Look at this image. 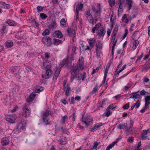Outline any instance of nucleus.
<instances>
[{"label":"nucleus","instance_id":"e433bc0d","mask_svg":"<svg viewBox=\"0 0 150 150\" xmlns=\"http://www.w3.org/2000/svg\"><path fill=\"white\" fill-rule=\"evenodd\" d=\"M40 17L42 19H45L47 17V16L43 13H41L40 14Z\"/></svg>","mask_w":150,"mask_h":150},{"label":"nucleus","instance_id":"ea45409f","mask_svg":"<svg viewBox=\"0 0 150 150\" xmlns=\"http://www.w3.org/2000/svg\"><path fill=\"white\" fill-rule=\"evenodd\" d=\"M122 3L120 2V4L119 6V9L118 10V14L119 13V12L120 11L121 12H122V11H123L122 10Z\"/></svg>","mask_w":150,"mask_h":150},{"label":"nucleus","instance_id":"9d476101","mask_svg":"<svg viewBox=\"0 0 150 150\" xmlns=\"http://www.w3.org/2000/svg\"><path fill=\"white\" fill-rule=\"evenodd\" d=\"M61 64L63 65H65L67 67H68L70 64V63L68 58H67L63 59Z\"/></svg>","mask_w":150,"mask_h":150},{"label":"nucleus","instance_id":"9b49d317","mask_svg":"<svg viewBox=\"0 0 150 150\" xmlns=\"http://www.w3.org/2000/svg\"><path fill=\"white\" fill-rule=\"evenodd\" d=\"M9 142V139L6 137L3 138L1 139V143L3 146H6L8 144Z\"/></svg>","mask_w":150,"mask_h":150},{"label":"nucleus","instance_id":"6e6d98bb","mask_svg":"<svg viewBox=\"0 0 150 150\" xmlns=\"http://www.w3.org/2000/svg\"><path fill=\"white\" fill-rule=\"evenodd\" d=\"M37 8L38 11L40 12L43 10V8L42 6H38L37 7Z\"/></svg>","mask_w":150,"mask_h":150},{"label":"nucleus","instance_id":"5fc2aeb1","mask_svg":"<svg viewBox=\"0 0 150 150\" xmlns=\"http://www.w3.org/2000/svg\"><path fill=\"white\" fill-rule=\"evenodd\" d=\"M125 33L124 35L123 38H122V40L124 39L127 36V35L128 34V30L127 29H126L125 30Z\"/></svg>","mask_w":150,"mask_h":150},{"label":"nucleus","instance_id":"0e129e2a","mask_svg":"<svg viewBox=\"0 0 150 150\" xmlns=\"http://www.w3.org/2000/svg\"><path fill=\"white\" fill-rule=\"evenodd\" d=\"M119 138H117L116 139L115 141L113 142L111 144L113 146H114V145L116 144V143L118 142L119 141Z\"/></svg>","mask_w":150,"mask_h":150},{"label":"nucleus","instance_id":"338daca9","mask_svg":"<svg viewBox=\"0 0 150 150\" xmlns=\"http://www.w3.org/2000/svg\"><path fill=\"white\" fill-rule=\"evenodd\" d=\"M126 65L125 64L123 66L122 68L117 71V74H119L122 70H124L126 68Z\"/></svg>","mask_w":150,"mask_h":150},{"label":"nucleus","instance_id":"a18cd8bd","mask_svg":"<svg viewBox=\"0 0 150 150\" xmlns=\"http://www.w3.org/2000/svg\"><path fill=\"white\" fill-rule=\"evenodd\" d=\"M60 24L62 25H64L66 24V22L64 18L62 19L60 21Z\"/></svg>","mask_w":150,"mask_h":150},{"label":"nucleus","instance_id":"cd10ccee","mask_svg":"<svg viewBox=\"0 0 150 150\" xmlns=\"http://www.w3.org/2000/svg\"><path fill=\"white\" fill-rule=\"evenodd\" d=\"M6 47L7 48L11 47L13 46V42L11 41H7L5 43Z\"/></svg>","mask_w":150,"mask_h":150},{"label":"nucleus","instance_id":"7ed1b4c3","mask_svg":"<svg viewBox=\"0 0 150 150\" xmlns=\"http://www.w3.org/2000/svg\"><path fill=\"white\" fill-rule=\"evenodd\" d=\"M42 41L44 45L47 47H50L52 45L51 39L48 37H44L42 39Z\"/></svg>","mask_w":150,"mask_h":150},{"label":"nucleus","instance_id":"4d7b16f0","mask_svg":"<svg viewBox=\"0 0 150 150\" xmlns=\"http://www.w3.org/2000/svg\"><path fill=\"white\" fill-rule=\"evenodd\" d=\"M19 44H21V45H23L25 47H26L28 45L27 43L24 42H19Z\"/></svg>","mask_w":150,"mask_h":150},{"label":"nucleus","instance_id":"412c9836","mask_svg":"<svg viewBox=\"0 0 150 150\" xmlns=\"http://www.w3.org/2000/svg\"><path fill=\"white\" fill-rule=\"evenodd\" d=\"M29 23H30L31 25H33L35 27H37L39 25L38 23L36 22L35 20L34 19L31 18L30 19H29Z\"/></svg>","mask_w":150,"mask_h":150},{"label":"nucleus","instance_id":"f3484780","mask_svg":"<svg viewBox=\"0 0 150 150\" xmlns=\"http://www.w3.org/2000/svg\"><path fill=\"white\" fill-rule=\"evenodd\" d=\"M0 6L4 8L8 9L10 8L9 5L6 4L5 2L1 1L0 2Z\"/></svg>","mask_w":150,"mask_h":150},{"label":"nucleus","instance_id":"603ef678","mask_svg":"<svg viewBox=\"0 0 150 150\" xmlns=\"http://www.w3.org/2000/svg\"><path fill=\"white\" fill-rule=\"evenodd\" d=\"M66 143V141L65 139H62L60 141V144L62 145H64Z\"/></svg>","mask_w":150,"mask_h":150},{"label":"nucleus","instance_id":"37998d69","mask_svg":"<svg viewBox=\"0 0 150 150\" xmlns=\"http://www.w3.org/2000/svg\"><path fill=\"white\" fill-rule=\"evenodd\" d=\"M6 23H8V25L10 26L13 25L14 24V22L13 21H11L9 20L7 21H6Z\"/></svg>","mask_w":150,"mask_h":150},{"label":"nucleus","instance_id":"5701e85b","mask_svg":"<svg viewBox=\"0 0 150 150\" xmlns=\"http://www.w3.org/2000/svg\"><path fill=\"white\" fill-rule=\"evenodd\" d=\"M66 90L65 92V95L68 96L69 95L70 92L71 91V87L70 85L69 84H67L66 87Z\"/></svg>","mask_w":150,"mask_h":150},{"label":"nucleus","instance_id":"774afa93","mask_svg":"<svg viewBox=\"0 0 150 150\" xmlns=\"http://www.w3.org/2000/svg\"><path fill=\"white\" fill-rule=\"evenodd\" d=\"M50 54V53L49 52H46L45 54V58H49L50 56L49 54Z\"/></svg>","mask_w":150,"mask_h":150},{"label":"nucleus","instance_id":"de8ad7c7","mask_svg":"<svg viewBox=\"0 0 150 150\" xmlns=\"http://www.w3.org/2000/svg\"><path fill=\"white\" fill-rule=\"evenodd\" d=\"M144 54L143 53H141V55L139 56H138L137 58V59L136 60L135 62L136 63L138 61H140L141 58L143 57V56Z\"/></svg>","mask_w":150,"mask_h":150},{"label":"nucleus","instance_id":"20e7f679","mask_svg":"<svg viewBox=\"0 0 150 150\" xmlns=\"http://www.w3.org/2000/svg\"><path fill=\"white\" fill-rule=\"evenodd\" d=\"M43 66L45 69H47L46 71V74L45 75L46 76V77H45V79L49 78L51 76L52 74V70L49 69L50 67V66L49 65H47L45 66V63H43Z\"/></svg>","mask_w":150,"mask_h":150},{"label":"nucleus","instance_id":"a878e982","mask_svg":"<svg viewBox=\"0 0 150 150\" xmlns=\"http://www.w3.org/2000/svg\"><path fill=\"white\" fill-rule=\"evenodd\" d=\"M126 3L128 5V9L129 10L132 7V0H126Z\"/></svg>","mask_w":150,"mask_h":150},{"label":"nucleus","instance_id":"c756f323","mask_svg":"<svg viewBox=\"0 0 150 150\" xmlns=\"http://www.w3.org/2000/svg\"><path fill=\"white\" fill-rule=\"evenodd\" d=\"M54 44L55 45H58L62 43V41L58 39H54Z\"/></svg>","mask_w":150,"mask_h":150},{"label":"nucleus","instance_id":"c85d7f7f","mask_svg":"<svg viewBox=\"0 0 150 150\" xmlns=\"http://www.w3.org/2000/svg\"><path fill=\"white\" fill-rule=\"evenodd\" d=\"M56 25V23L54 21H52L48 26L50 29H53Z\"/></svg>","mask_w":150,"mask_h":150},{"label":"nucleus","instance_id":"c9c22d12","mask_svg":"<svg viewBox=\"0 0 150 150\" xmlns=\"http://www.w3.org/2000/svg\"><path fill=\"white\" fill-rule=\"evenodd\" d=\"M137 92H135L134 93H131V94H135L134 95V98L135 99H139L141 97V96L139 94H136Z\"/></svg>","mask_w":150,"mask_h":150},{"label":"nucleus","instance_id":"ddd939ff","mask_svg":"<svg viewBox=\"0 0 150 150\" xmlns=\"http://www.w3.org/2000/svg\"><path fill=\"white\" fill-rule=\"evenodd\" d=\"M35 96L36 95H35V93H32L30 95L29 98H27L26 99L27 102L29 103L31 102L32 100H33Z\"/></svg>","mask_w":150,"mask_h":150},{"label":"nucleus","instance_id":"f03ea898","mask_svg":"<svg viewBox=\"0 0 150 150\" xmlns=\"http://www.w3.org/2000/svg\"><path fill=\"white\" fill-rule=\"evenodd\" d=\"M81 121L85 123L86 126H88L92 122V119L90 118V117L86 114L84 113L82 116Z\"/></svg>","mask_w":150,"mask_h":150},{"label":"nucleus","instance_id":"7c9ffc66","mask_svg":"<svg viewBox=\"0 0 150 150\" xmlns=\"http://www.w3.org/2000/svg\"><path fill=\"white\" fill-rule=\"evenodd\" d=\"M98 87L97 85L96 84L93 88V90L90 93V94H92L95 93L98 91Z\"/></svg>","mask_w":150,"mask_h":150},{"label":"nucleus","instance_id":"1a4fd4ad","mask_svg":"<svg viewBox=\"0 0 150 150\" xmlns=\"http://www.w3.org/2000/svg\"><path fill=\"white\" fill-rule=\"evenodd\" d=\"M130 123L129 124V126L128 127L127 126V127H126V131L128 133H130L131 132L132 130V128L134 124V121L132 119L130 120Z\"/></svg>","mask_w":150,"mask_h":150},{"label":"nucleus","instance_id":"0eeeda50","mask_svg":"<svg viewBox=\"0 0 150 150\" xmlns=\"http://www.w3.org/2000/svg\"><path fill=\"white\" fill-rule=\"evenodd\" d=\"M26 126V123L25 122L21 121V123H19L17 126L16 129L18 132H20L21 130L25 129Z\"/></svg>","mask_w":150,"mask_h":150},{"label":"nucleus","instance_id":"393cba45","mask_svg":"<svg viewBox=\"0 0 150 150\" xmlns=\"http://www.w3.org/2000/svg\"><path fill=\"white\" fill-rule=\"evenodd\" d=\"M139 43V42L137 40H134L133 42V49L134 50L135 49L137 48Z\"/></svg>","mask_w":150,"mask_h":150},{"label":"nucleus","instance_id":"6e6552de","mask_svg":"<svg viewBox=\"0 0 150 150\" xmlns=\"http://www.w3.org/2000/svg\"><path fill=\"white\" fill-rule=\"evenodd\" d=\"M98 32L97 33V35L99 38H100L101 36L103 37L105 35L106 32V30L104 28H103L102 29L100 30H97Z\"/></svg>","mask_w":150,"mask_h":150},{"label":"nucleus","instance_id":"3c124183","mask_svg":"<svg viewBox=\"0 0 150 150\" xmlns=\"http://www.w3.org/2000/svg\"><path fill=\"white\" fill-rule=\"evenodd\" d=\"M108 69H107V67H106V68L105 69V74H104V81H105L106 77L107 76V73L108 72Z\"/></svg>","mask_w":150,"mask_h":150},{"label":"nucleus","instance_id":"4c0bfd02","mask_svg":"<svg viewBox=\"0 0 150 150\" xmlns=\"http://www.w3.org/2000/svg\"><path fill=\"white\" fill-rule=\"evenodd\" d=\"M67 118V116L66 115H65L62 117L61 120L62 124H65V120Z\"/></svg>","mask_w":150,"mask_h":150},{"label":"nucleus","instance_id":"69168bd1","mask_svg":"<svg viewBox=\"0 0 150 150\" xmlns=\"http://www.w3.org/2000/svg\"><path fill=\"white\" fill-rule=\"evenodd\" d=\"M92 15L91 14L90 12L88 11H87L86 12V15L85 16H86V17H88L89 16H91Z\"/></svg>","mask_w":150,"mask_h":150},{"label":"nucleus","instance_id":"aec40b11","mask_svg":"<svg viewBox=\"0 0 150 150\" xmlns=\"http://www.w3.org/2000/svg\"><path fill=\"white\" fill-rule=\"evenodd\" d=\"M67 31L70 35H71L73 37H75V31L73 28H68Z\"/></svg>","mask_w":150,"mask_h":150},{"label":"nucleus","instance_id":"f257e3e1","mask_svg":"<svg viewBox=\"0 0 150 150\" xmlns=\"http://www.w3.org/2000/svg\"><path fill=\"white\" fill-rule=\"evenodd\" d=\"M97 8L98 9H96L95 7L93 6H92L91 9L92 11L94 12L95 18L97 19L100 18V12L101 9L100 7V4H98Z\"/></svg>","mask_w":150,"mask_h":150},{"label":"nucleus","instance_id":"58836bf2","mask_svg":"<svg viewBox=\"0 0 150 150\" xmlns=\"http://www.w3.org/2000/svg\"><path fill=\"white\" fill-rule=\"evenodd\" d=\"M149 132V129H148L147 130H144L141 133V135H146Z\"/></svg>","mask_w":150,"mask_h":150},{"label":"nucleus","instance_id":"2eb2a0df","mask_svg":"<svg viewBox=\"0 0 150 150\" xmlns=\"http://www.w3.org/2000/svg\"><path fill=\"white\" fill-rule=\"evenodd\" d=\"M23 110L24 112L25 113V117L30 116V111L28 108L24 107L23 108Z\"/></svg>","mask_w":150,"mask_h":150},{"label":"nucleus","instance_id":"79ce46f5","mask_svg":"<svg viewBox=\"0 0 150 150\" xmlns=\"http://www.w3.org/2000/svg\"><path fill=\"white\" fill-rule=\"evenodd\" d=\"M99 69V67H97L95 69H93V70L92 71L91 74H93L97 72H98V70Z\"/></svg>","mask_w":150,"mask_h":150},{"label":"nucleus","instance_id":"49530a36","mask_svg":"<svg viewBox=\"0 0 150 150\" xmlns=\"http://www.w3.org/2000/svg\"><path fill=\"white\" fill-rule=\"evenodd\" d=\"M6 28V26L5 25H3L2 26V28L1 29L0 32L2 34H4L5 33V30Z\"/></svg>","mask_w":150,"mask_h":150},{"label":"nucleus","instance_id":"4468645a","mask_svg":"<svg viewBox=\"0 0 150 150\" xmlns=\"http://www.w3.org/2000/svg\"><path fill=\"white\" fill-rule=\"evenodd\" d=\"M61 69L60 68H57L54 74V75L53 77V79L54 80L57 79V77L59 76L61 71Z\"/></svg>","mask_w":150,"mask_h":150},{"label":"nucleus","instance_id":"b1692460","mask_svg":"<svg viewBox=\"0 0 150 150\" xmlns=\"http://www.w3.org/2000/svg\"><path fill=\"white\" fill-rule=\"evenodd\" d=\"M96 50H98V49L99 48V49H102L103 46L102 44L101 43V42L100 40L98 41V43L96 44Z\"/></svg>","mask_w":150,"mask_h":150},{"label":"nucleus","instance_id":"864d4df0","mask_svg":"<svg viewBox=\"0 0 150 150\" xmlns=\"http://www.w3.org/2000/svg\"><path fill=\"white\" fill-rule=\"evenodd\" d=\"M101 24L99 23L96 24L94 27L96 28V29H98L101 27Z\"/></svg>","mask_w":150,"mask_h":150},{"label":"nucleus","instance_id":"423d86ee","mask_svg":"<svg viewBox=\"0 0 150 150\" xmlns=\"http://www.w3.org/2000/svg\"><path fill=\"white\" fill-rule=\"evenodd\" d=\"M83 69H80V67L77 64H75L72 66L71 71L73 73H77V72L80 71H81Z\"/></svg>","mask_w":150,"mask_h":150},{"label":"nucleus","instance_id":"c03bdc74","mask_svg":"<svg viewBox=\"0 0 150 150\" xmlns=\"http://www.w3.org/2000/svg\"><path fill=\"white\" fill-rule=\"evenodd\" d=\"M80 50H82L83 51H85L86 50L85 48L84 47V45L83 43H82L80 44Z\"/></svg>","mask_w":150,"mask_h":150},{"label":"nucleus","instance_id":"f8f14e48","mask_svg":"<svg viewBox=\"0 0 150 150\" xmlns=\"http://www.w3.org/2000/svg\"><path fill=\"white\" fill-rule=\"evenodd\" d=\"M87 41L90 47H93L94 46V44L96 42L95 39L94 38L88 39Z\"/></svg>","mask_w":150,"mask_h":150},{"label":"nucleus","instance_id":"473e14b6","mask_svg":"<svg viewBox=\"0 0 150 150\" xmlns=\"http://www.w3.org/2000/svg\"><path fill=\"white\" fill-rule=\"evenodd\" d=\"M77 73H73L71 71V80L73 81L75 77H76V74Z\"/></svg>","mask_w":150,"mask_h":150},{"label":"nucleus","instance_id":"72a5a7b5","mask_svg":"<svg viewBox=\"0 0 150 150\" xmlns=\"http://www.w3.org/2000/svg\"><path fill=\"white\" fill-rule=\"evenodd\" d=\"M43 121L46 123V125H48L49 124V123L48 122V121L49 120V119L47 117H42Z\"/></svg>","mask_w":150,"mask_h":150},{"label":"nucleus","instance_id":"680f3d73","mask_svg":"<svg viewBox=\"0 0 150 150\" xmlns=\"http://www.w3.org/2000/svg\"><path fill=\"white\" fill-rule=\"evenodd\" d=\"M99 143L97 142H95L93 143V149H96L97 147V146L99 145Z\"/></svg>","mask_w":150,"mask_h":150},{"label":"nucleus","instance_id":"4be33fe9","mask_svg":"<svg viewBox=\"0 0 150 150\" xmlns=\"http://www.w3.org/2000/svg\"><path fill=\"white\" fill-rule=\"evenodd\" d=\"M118 27L119 26L117 24H116L115 25V26L112 32V36L116 37L117 34L118 32Z\"/></svg>","mask_w":150,"mask_h":150},{"label":"nucleus","instance_id":"2f4dec72","mask_svg":"<svg viewBox=\"0 0 150 150\" xmlns=\"http://www.w3.org/2000/svg\"><path fill=\"white\" fill-rule=\"evenodd\" d=\"M125 124V123L120 124L117 126V128L120 129H124L127 127V125Z\"/></svg>","mask_w":150,"mask_h":150},{"label":"nucleus","instance_id":"09e8293b","mask_svg":"<svg viewBox=\"0 0 150 150\" xmlns=\"http://www.w3.org/2000/svg\"><path fill=\"white\" fill-rule=\"evenodd\" d=\"M89 22H92L93 21V18L92 17V15L91 16H89L86 17Z\"/></svg>","mask_w":150,"mask_h":150},{"label":"nucleus","instance_id":"6ab92c4d","mask_svg":"<svg viewBox=\"0 0 150 150\" xmlns=\"http://www.w3.org/2000/svg\"><path fill=\"white\" fill-rule=\"evenodd\" d=\"M83 61V58L82 57L81 58L79 59V61L78 62L77 64L80 67V69L81 68L82 69H83L84 68Z\"/></svg>","mask_w":150,"mask_h":150},{"label":"nucleus","instance_id":"bf43d9fd","mask_svg":"<svg viewBox=\"0 0 150 150\" xmlns=\"http://www.w3.org/2000/svg\"><path fill=\"white\" fill-rule=\"evenodd\" d=\"M150 100V96H147L145 97V101L149 102V101Z\"/></svg>","mask_w":150,"mask_h":150},{"label":"nucleus","instance_id":"dca6fc26","mask_svg":"<svg viewBox=\"0 0 150 150\" xmlns=\"http://www.w3.org/2000/svg\"><path fill=\"white\" fill-rule=\"evenodd\" d=\"M86 72H83V74L81 73L79 74L80 76L77 77V79L79 81H80L81 80H82L83 81H84L86 78Z\"/></svg>","mask_w":150,"mask_h":150},{"label":"nucleus","instance_id":"e2e57ef3","mask_svg":"<svg viewBox=\"0 0 150 150\" xmlns=\"http://www.w3.org/2000/svg\"><path fill=\"white\" fill-rule=\"evenodd\" d=\"M134 137H129L128 139V141L132 143L133 142Z\"/></svg>","mask_w":150,"mask_h":150},{"label":"nucleus","instance_id":"f704fd0d","mask_svg":"<svg viewBox=\"0 0 150 150\" xmlns=\"http://www.w3.org/2000/svg\"><path fill=\"white\" fill-rule=\"evenodd\" d=\"M50 33V31L48 29H45L43 32L42 35H48Z\"/></svg>","mask_w":150,"mask_h":150},{"label":"nucleus","instance_id":"052dcab7","mask_svg":"<svg viewBox=\"0 0 150 150\" xmlns=\"http://www.w3.org/2000/svg\"><path fill=\"white\" fill-rule=\"evenodd\" d=\"M109 2L111 5L114 6L115 4V0H109Z\"/></svg>","mask_w":150,"mask_h":150},{"label":"nucleus","instance_id":"a19ab883","mask_svg":"<svg viewBox=\"0 0 150 150\" xmlns=\"http://www.w3.org/2000/svg\"><path fill=\"white\" fill-rule=\"evenodd\" d=\"M17 69L15 67H13L10 69V72L13 74L15 72H16L17 71Z\"/></svg>","mask_w":150,"mask_h":150},{"label":"nucleus","instance_id":"13d9d810","mask_svg":"<svg viewBox=\"0 0 150 150\" xmlns=\"http://www.w3.org/2000/svg\"><path fill=\"white\" fill-rule=\"evenodd\" d=\"M96 57L97 58H99L100 57V52L99 51V50H98H98H96Z\"/></svg>","mask_w":150,"mask_h":150},{"label":"nucleus","instance_id":"bb28decb","mask_svg":"<svg viewBox=\"0 0 150 150\" xmlns=\"http://www.w3.org/2000/svg\"><path fill=\"white\" fill-rule=\"evenodd\" d=\"M55 34L58 38H61L63 37L62 33L59 30L55 31Z\"/></svg>","mask_w":150,"mask_h":150},{"label":"nucleus","instance_id":"8fccbe9b","mask_svg":"<svg viewBox=\"0 0 150 150\" xmlns=\"http://www.w3.org/2000/svg\"><path fill=\"white\" fill-rule=\"evenodd\" d=\"M76 50V46H74L73 47L72 51V54H76V53L75 52Z\"/></svg>","mask_w":150,"mask_h":150},{"label":"nucleus","instance_id":"a211bd4d","mask_svg":"<svg viewBox=\"0 0 150 150\" xmlns=\"http://www.w3.org/2000/svg\"><path fill=\"white\" fill-rule=\"evenodd\" d=\"M51 113L50 111L46 110L45 111H43L41 113L42 117H47Z\"/></svg>","mask_w":150,"mask_h":150},{"label":"nucleus","instance_id":"39448f33","mask_svg":"<svg viewBox=\"0 0 150 150\" xmlns=\"http://www.w3.org/2000/svg\"><path fill=\"white\" fill-rule=\"evenodd\" d=\"M16 118V115H9L6 118V120L11 123L15 122V120Z\"/></svg>","mask_w":150,"mask_h":150}]
</instances>
